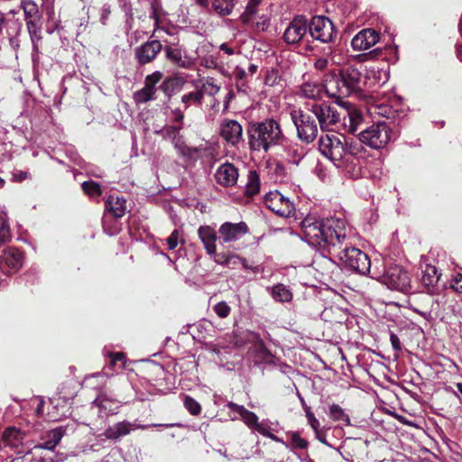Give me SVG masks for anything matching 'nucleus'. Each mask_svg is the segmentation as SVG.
<instances>
[{"label": "nucleus", "instance_id": "nucleus-1", "mask_svg": "<svg viewBox=\"0 0 462 462\" xmlns=\"http://www.w3.org/2000/svg\"><path fill=\"white\" fill-rule=\"evenodd\" d=\"M301 230L306 242L320 253L312 263L317 271L328 273L337 266L332 260L337 257L346 268L357 273L365 275L370 272V258L354 246L343 219L307 216L301 221Z\"/></svg>", "mask_w": 462, "mask_h": 462}, {"label": "nucleus", "instance_id": "nucleus-2", "mask_svg": "<svg viewBox=\"0 0 462 462\" xmlns=\"http://www.w3.org/2000/svg\"><path fill=\"white\" fill-rule=\"evenodd\" d=\"M322 85L329 97L335 98L338 105H344L343 98L363 90L365 77L358 68L347 65L325 73Z\"/></svg>", "mask_w": 462, "mask_h": 462}, {"label": "nucleus", "instance_id": "nucleus-3", "mask_svg": "<svg viewBox=\"0 0 462 462\" xmlns=\"http://www.w3.org/2000/svg\"><path fill=\"white\" fill-rule=\"evenodd\" d=\"M246 133L251 151L267 152L271 148L278 145L284 146L289 142L280 122L273 117L261 122H251Z\"/></svg>", "mask_w": 462, "mask_h": 462}, {"label": "nucleus", "instance_id": "nucleus-4", "mask_svg": "<svg viewBox=\"0 0 462 462\" xmlns=\"http://www.w3.org/2000/svg\"><path fill=\"white\" fill-rule=\"evenodd\" d=\"M392 127L385 121L377 122L362 130L357 136L361 143L373 149L383 148L391 140Z\"/></svg>", "mask_w": 462, "mask_h": 462}, {"label": "nucleus", "instance_id": "nucleus-5", "mask_svg": "<svg viewBox=\"0 0 462 462\" xmlns=\"http://www.w3.org/2000/svg\"><path fill=\"white\" fill-rule=\"evenodd\" d=\"M293 125L297 130L298 138L305 143H312L318 135V123L314 114L302 110H292L290 113Z\"/></svg>", "mask_w": 462, "mask_h": 462}, {"label": "nucleus", "instance_id": "nucleus-6", "mask_svg": "<svg viewBox=\"0 0 462 462\" xmlns=\"http://www.w3.org/2000/svg\"><path fill=\"white\" fill-rule=\"evenodd\" d=\"M319 151L337 167H341L346 156L345 135L326 134L319 139Z\"/></svg>", "mask_w": 462, "mask_h": 462}, {"label": "nucleus", "instance_id": "nucleus-7", "mask_svg": "<svg viewBox=\"0 0 462 462\" xmlns=\"http://www.w3.org/2000/svg\"><path fill=\"white\" fill-rule=\"evenodd\" d=\"M309 35L313 41L331 43L337 36L333 22L325 15H314L309 21Z\"/></svg>", "mask_w": 462, "mask_h": 462}, {"label": "nucleus", "instance_id": "nucleus-8", "mask_svg": "<svg viewBox=\"0 0 462 462\" xmlns=\"http://www.w3.org/2000/svg\"><path fill=\"white\" fill-rule=\"evenodd\" d=\"M381 282L391 290L408 293L411 289V277L408 272L401 265L389 266L381 277Z\"/></svg>", "mask_w": 462, "mask_h": 462}, {"label": "nucleus", "instance_id": "nucleus-9", "mask_svg": "<svg viewBox=\"0 0 462 462\" xmlns=\"http://www.w3.org/2000/svg\"><path fill=\"white\" fill-rule=\"evenodd\" d=\"M309 20L305 15H296L283 32L282 39L288 45H299L305 42L310 43Z\"/></svg>", "mask_w": 462, "mask_h": 462}, {"label": "nucleus", "instance_id": "nucleus-10", "mask_svg": "<svg viewBox=\"0 0 462 462\" xmlns=\"http://www.w3.org/2000/svg\"><path fill=\"white\" fill-rule=\"evenodd\" d=\"M311 112L314 114L316 120L319 121L322 131H333L334 126L340 122L339 112L327 103L314 104Z\"/></svg>", "mask_w": 462, "mask_h": 462}, {"label": "nucleus", "instance_id": "nucleus-11", "mask_svg": "<svg viewBox=\"0 0 462 462\" xmlns=\"http://www.w3.org/2000/svg\"><path fill=\"white\" fill-rule=\"evenodd\" d=\"M264 204L268 209L283 217L292 216L295 211L293 202L278 190L268 192L264 197Z\"/></svg>", "mask_w": 462, "mask_h": 462}, {"label": "nucleus", "instance_id": "nucleus-12", "mask_svg": "<svg viewBox=\"0 0 462 462\" xmlns=\"http://www.w3.org/2000/svg\"><path fill=\"white\" fill-rule=\"evenodd\" d=\"M370 441L361 438L346 439L342 446L344 457L349 462H364L368 455Z\"/></svg>", "mask_w": 462, "mask_h": 462}, {"label": "nucleus", "instance_id": "nucleus-13", "mask_svg": "<svg viewBox=\"0 0 462 462\" xmlns=\"http://www.w3.org/2000/svg\"><path fill=\"white\" fill-rule=\"evenodd\" d=\"M164 42L166 45L162 50H164L167 60L180 69H189L192 68L194 62L187 55H183L178 37H175L172 42L164 41Z\"/></svg>", "mask_w": 462, "mask_h": 462}, {"label": "nucleus", "instance_id": "nucleus-14", "mask_svg": "<svg viewBox=\"0 0 462 462\" xmlns=\"http://www.w3.org/2000/svg\"><path fill=\"white\" fill-rule=\"evenodd\" d=\"M162 48L160 41L149 40L134 49V59L140 66H144L152 62Z\"/></svg>", "mask_w": 462, "mask_h": 462}, {"label": "nucleus", "instance_id": "nucleus-15", "mask_svg": "<svg viewBox=\"0 0 462 462\" xmlns=\"http://www.w3.org/2000/svg\"><path fill=\"white\" fill-rule=\"evenodd\" d=\"M226 407L231 411L237 412L248 428L263 436L274 438V436L271 434L261 422H259L258 417L254 412L245 409L243 405H239L233 402H228Z\"/></svg>", "mask_w": 462, "mask_h": 462}, {"label": "nucleus", "instance_id": "nucleus-16", "mask_svg": "<svg viewBox=\"0 0 462 462\" xmlns=\"http://www.w3.org/2000/svg\"><path fill=\"white\" fill-rule=\"evenodd\" d=\"M23 263V253L16 247H7L0 255V269L7 274L16 273Z\"/></svg>", "mask_w": 462, "mask_h": 462}, {"label": "nucleus", "instance_id": "nucleus-17", "mask_svg": "<svg viewBox=\"0 0 462 462\" xmlns=\"http://www.w3.org/2000/svg\"><path fill=\"white\" fill-rule=\"evenodd\" d=\"M220 135L232 146H236L244 141L243 127L236 120H223L220 125Z\"/></svg>", "mask_w": 462, "mask_h": 462}, {"label": "nucleus", "instance_id": "nucleus-18", "mask_svg": "<svg viewBox=\"0 0 462 462\" xmlns=\"http://www.w3.org/2000/svg\"><path fill=\"white\" fill-rule=\"evenodd\" d=\"M248 231V226L243 221L236 224L231 222H225L220 226L218 229V233L220 235L219 238L222 243L236 241L247 234Z\"/></svg>", "mask_w": 462, "mask_h": 462}, {"label": "nucleus", "instance_id": "nucleus-19", "mask_svg": "<svg viewBox=\"0 0 462 462\" xmlns=\"http://www.w3.org/2000/svg\"><path fill=\"white\" fill-rule=\"evenodd\" d=\"M440 277L441 273H439L436 266L426 264L425 269L422 271L421 283L429 294H439L445 287V285L440 287L439 284Z\"/></svg>", "mask_w": 462, "mask_h": 462}, {"label": "nucleus", "instance_id": "nucleus-20", "mask_svg": "<svg viewBox=\"0 0 462 462\" xmlns=\"http://www.w3.org/2000/svg\"><path fill=\"white\" fill-rule=\"evenodd\" d=\"M238 169L232 163L225 162L216 171L215 179L222 187H233L238 180Z\"/></svg>", "mask_w": 462, "mask_h": 462}, {"label": "nucleus", "instance_id": "nucleus-21", "mask_svg": "<svg viewBox=\"0 0 462 462\" xmlns=\"http://www.w3.org/2000/svg\"><path fill=\"white\" fill-rule=\"evenodd\" d=\"M379 41V33L372 28L360 31L351 41L355 51H365L374 46Z\"/></svg>", "mask_w": 462, "mask_h": 462}, {"label": "nucleus", "instance_id": "nucleus-22", "mask_svg": "<svg viewBox=\"0 0 462 462\" xmlns=\"http://www.w3.org/2000/svg\"><path fill=\"white\" fill-rule=\"evenodd\" d=\"M198 236L208 254L212 255L217 249V236L216 230L210 226H201L198 229Z\"/></svg>", "mask_w": 462, "mask_h": 462}, {"label": "nucleus", "instance_id": "nucleus-23", "mask_svg": "<svg viewBox=\"0 0 462 462\" xmlns=\"http://www.w3.org/2000/svg\"><path fill=\"white\" fill-rule=\"evenodd\" d=\"M92 405L97 406L100 412L105 415H112L117 413L120 404L116 399L110 398L105 393H100L92 402Z\"/></svg>", "mask_w": 462, "mask_h": 462}, {"label": "nucleus", "instance_id": "nucleus-24", "mask_svg": "<svg viewBox=\"0 0 462 462\" xmlns=\"http://www.w3.org/2000/svg\"><path fill=\"white\" fill-rule=\"evenodd\" d=\"M126 200L123 197L109 195L105 202V209L116 218H120L125 214Z\"/></svg>", "mask_w": 462, "mask_h": 462}, {"label": "nucleus", "instance_id": "nucleus-25", "mask_svg": "<svg viewBox=\"0 0 462 462\" xmlns=\"http://www.w3.org/2000/svg\"><path fill=\"white\" fill-rule=\"evenodd\" d=\"M66 433L65 427H58L49 430L46 433L43 442L39 444V448L47 450H54L57 445L60 442L61 439Z\"/></svg>", "mask_w": 462, "mask_h": 462}, {"label": "nucleus", "instance_id": "nucleus-26", "mask_svg": "<svg viewBox=\"0 0 462 462\" xmlns=\"http://www.w3.org/2000/svg\"><path fill=\"white\" fill-rule=\"evenodd\" d=\"M184 84L185 79L183 78L168 77L163 80L160 88L167 97H171L177 92H180Z\"/></svg>", "mask_w": 462, "mask_h": 462}, {"label": "nucleus", "instance_id": "nucleus-27", "mask_svg": "<svg viewBox=\"0 0 462 462\" xmlns=\"http://www.w3.org/2000/svg\"><path fill=\"white\" fill-rule=\"evenodd\" d=\"M5 446L17 447L24 438V433L16 427H7L2 433Z\"/></svg>", "mask_w": 462, "mask_h": 462}, {"label": "nucleus", "instance_id": "nucleus-28", "mask_svg": "<svg viewBox=\"0 0 462 462\" xmlns=\"http://www.w3.org/2000/svg\"><path fill=\"white\" fill-rule=\"evenodd\" d=\"M261 187V180L258 172L254 170H250L247 175V182L245 189V195L247 198H253L259 193Z\"/></svg>", "mask_w": 462, "mask_h": 462}, {"label": "nucleus", "instance_id": "nucleus-29", "mask_svg": "<svg viewBox=\"0 0 462 462\" xmlns=\"http://www.w3.org/2000/svg\"><path fill=\"white\" fill-rule=\"evenodd\" d=\"M205 91L203 88H197L194 91L185 93L181 96V102L184 108L188 109L190 106H200L204 99Z\"/></svg>", "mask_w": 462, "mask_h": 462}, {"label": "nucleus", "instance_id": "nucleus-30", "mask_svg": "<svg viewBox=\"0 0 462 462\" xmlns=\"http://www.w3.org/2000/svg\"><path fill=\"white\" fill-rule=\"evenodd\" d=\"M129 426L130 424L125 421L118 422L107 428L105 430L104 435L108 439H117L118 438L127 435L130 432Z\"/></svg>", "mask_w": 462, "mask_h": 462}, {"label": "nucleus", "instance_id": "nucleus-31", "mask_svg": "<svg viewBox=\"0 0 462 462\" xmlns=\"http://www.w3.org/2000/svg\"><path fill=\"white\" fill-rule=\"evenodd\" d=\"M255 357L262 364L276 365L278 358L267 348L264 342L259 341V347L255 348Z\"/></svg>", "mask_w": 462, "mask_h": 462}, {"label": "nucleus", "instance_id": "nucleus-32", "mask_svg": "<svg viewBox=\"0 0 462 462\" xmlns=\"http://www.w3.org/2000/svg\"><path fill=\"white\" fill-rule=\"evenodd\" d=\"M236 5V0H211L212 9L219 15H229Z\"/></svg>", "mask_w": 462, "mask_h": 462}, {"label": "nucleus", "instance_id": "nucleus-33", "mask_svg": "<svg viewBox=\"0 0 462 462\" xmlns=\"http://www.w3.org/2000/svg\"><path fill=\"white\" fill-rule=\"evenodd\" d=\"M329 417L334 421L342 422L345 426L351 425L348 414L338 404L333 403L329 407Z\"/></svg>", "mask_w": 462, "mask_h": 462}, {"label": "nucleus", "instance_id": "nucleus-34", "mask_svg": "<svg viewBox=\"0 0 462 462\" xmlns=\"http://www.w3.org/2000/svg\"><path fill=\"white\" fill-rule=\"evenodd\" d=\"M21 7L23 10L25 19L35 18L41 21L38 5L33 0H21Z\"/></svg>", "mask_w": 462, "mask_h": 462}, {"label": "nucleus", "instance_id": "nucleus-35", "mask_svg": "<svg viewBox=\"0 0 462 462\" xmlns=\"http://www.w3.org/2000/svg\"><path fill=\"white\" fill-rule=\"evenodd\" d=\"M272 295L276 301L280 302H289L292 299L291 291L282 283H278L273 287Z\"/></svg>", "mask_w": 462, "mask_h": 462}, {"label": "nucleus", "instance_id": "nucleus-36", "mask_svg": "<svg viewBox=\"0 0 462 462\" xmlns=\"http://www.w3.org/2000/svg\"><path fill=\"white\" fill-rule=\"evenodd\" d=\"M284 147H285V152L287 153L289 161L291 163L298 165L305 155L303 148L299 146L298 144L288 145V143L284 145Z\"/></svg>", "mask_w": 462, "mask_h": 462}, {"label": "nucleus", "instance_id": "nucleus-37", "mask_svg": "<svg viewBox=\"0 0 462 462\" xmlns=\"http://www.w3.org/2000/svg\"><path fill=\"white\" fill-rule=\"evenodd\" d=\"M260 3H261L260 0H249L248 1L245 10L240 16V20L244 24L248 25L252 22L253 17L257 13V9H258Z\"/></svg>", "mask_w": 462, "mask_h": 462}, {"label": "nucleus", "instance_id": "nucleus-38", "mask_svg": "<svg viewBox=\"0 0 462 462\" xmlns=\"http://www.w3.org/2000/svg\"><path fill=\"white\" fill-rule=\"evenodd\" d=\"M362 143L359 140L354 141L353 139H347L345 136V149L346 156L356 157L364 150Z\"/></svg>", "mask_w": 462, "mask_h": 462}, {"label": "nucleus", "instance_id": "nucleus-39", "mask_svg": "<svg viewBox=\"0 0 462 462\" xmlns=\"http://www.w3.org/2000/svg\"><path fill=\"white\" fill-rule=\"evenodd\" d=\"M300 92L303 97L307 98L315 99L319 97L321 92V87L314 83H304L300 88Z\"/></svg>", "mask_w": 462, "mask_h": 462}, {"label": "nucleus", "instance_id": "nucleus-40", "mask_svg": "<svg viewBox=\"0 0 462 462\" xmlns=\"http://www.w3.org/2000/svg\"><path fill=\"white\" fill-rule=\"evenodd\" d=\"M83 192L89 197H99L102 194L101 187L93 180H87L81 184Z\"/></svg>", "mask_w": 462, "mask_h": 462}, {"label": "nucleus", "instance_id": "nucleus-41", "mask_svg": "<svg viewBox=\"0 0 462 462\" xmlns=\"http://www.w3.org/2000/svg\"><path fill=\"white\" fill-rule=\"evenodd\" d=\"M378 115L385 117L387 120H392L390 125L400 116V112L397 109L393 108L391 106L382 104L378 106Z\"/></svg>", "mask_w": 462, "mask_h": 462}, {"label": "nucleus", "instance_id": "nucleus-42", "mask_svg": "<svg viewBox=\"0 0 462 462\" xmlns=\"http://www.w3.org/2000/svg\"><path fill=\"white\" fill-rule=\"evenodd\" d=\"M108 357L110 358L109 365L115 367L119 365V369H125L126 364V356L123 352H109Z\"/></svg>", "mask_w": 462, "mask_h": 462}, {"label": "nucleus", "instance_id": "nucleus-43", "mask_svg": "<svg viewBox=\"0 0 462 462\" xmlns=\"http://www.w3.org/2000/svg\"><path fill=\"white\" fill-rule=\"evenodd\" d=\"M155 99V93L148 88H143L142 89L134 93V100L137 103H146L150 100Z\"/></svg>", "mask_w": 462, "mask_h": 462}, {"label": "nucleus", "instance_id": "nucleus-44", "mask_svg": "<svg viewBox=\"0 0 462 462\" xmlns=\"http://www.w3.org/2000/svg\"><path fill=\"white\" fill-rule=\"evenodd\" d=\"M182 129V125H167L162 129L156 131L157 134L162 136V138H170L174 140L177 134Z\"/></svg>", "mask_w": 462, "mask_h": 462}, {"label": "nucleus", "instance_id": "nucleus-45", "mask_svg": "<svg viewBox=\"0 0 462 462\" xmlns=\"http://www.w3.org/2000/svg\"><path fill=\"white\" fill-rule=\"evenodd\" d=\"M184 407L194 416H198L201 412V405L191 396L185 397Z\"/></svg>", "mask_w": 462, "mask_h": 462}, {"label": "nucleus", "instance_id": "nucleus-46", "mask_svg": "<svg viewBox=\"0 0 462 462\" xmlns=\"http://www.w3.org/2000/svg\"><path fill=\"white\" fill-rule=\"evenodd\" d=\"M162 79V73L161 71H154L153 73L147 75L144 80V88L156 93L155 85Z\"/></svg>", "mask_w": 462, "mask_h": 462}, {"label": "nucleus", "instance_id": "nucleus-47", "mask_svg": "<svg viewBox=\"0 0 462 462\" xmlns=\"http://www.w3.org/2000/svg\"><path fill=\"white\" fill-rule=\"evenodd\" d=\"M343 161L341 167H344L348 172L358 173L360 167H357L359 162L357 157L345 156Z\"/></svg>", "mask_w": 462, "mask_h": 462}, {"label": "nucleus", "instance_id": "nucleus-48", "mask_svg": "<svg viewBox=\"0 0 462 462\" xmlns=\"http://www.w3.org/2000/svg\"><path fill=\"white\" fill-rule=\"evenodd\" d=\"M347 115L350 121L349 131L355 134L357 131V125L362 121V115L356 110L347 111Z\"/></svg>", "mask_w": 462, "mask_h": 462}, {"label": "nucleus", "instance_id": "nucleus-49", "mask_svg": "<svg viewBox=\"0 0 462 462\" xmlns=\"http://www.w3.org/2000/svg\"><path fill=\"white\" fill-rule=\"evenodd\" d=\"M303 409L306 413L308 423L310 424L311 429L314 431L319 430V429H321L320 423L319 420L315 417L314 413L310 411V407L304 404Z\"/></svg>", "mask_w": 462, "mask_h": 462}, {"label": "nucleus", "instance_id": "nucleus-50", "mask_svg": "<svg viewBox=\"0 0 462 462\" xmlns=\"http://www.w3.org/2000/svg\"><path fill=\"white\" fill-rule=\"evenodd\" d=\"M213 310L216 312V314L221 319L228 317L231 312V308L226 301H220L217 303L213 307Z\"/></svg>", "mask_w": 462, "mask_h": 462}, {"label": "nucleus", "instance_id": "nucleus-51", "mask_svg": "<svg viewBox=\"0 0 462 462\" xmlns=\"http://www.w3.org/2000/svg\"><path fill=\"white\" fill-rule=\"evenodd\" d=\"M212 255H214V261L217 264L225 265V266L228 265L229 262H231L234 257L233 254H231V253H223V252L217 253V250L215 251V254H213Z\"/></svg>", "mask_w": 462, "mask_h": 462}, {"label": "nucleus", "instance_id": "nucleus-52", "mask_svg": "<svg viewBox=\"0 0 462 462\" xmlns=\"http://www.w3.org/2000/svg\"><path fill=\"white\" fill-rule=\"evenodd\" d=\"M281 80V77L279 75V71L277 69H272L267 71V74L264 79V83L268 86H275L279 84Z\"/></svg>", "mask_w": 462, "mask_h": 462}, {"label": "nucleus", "instance_id": "nucleus-53", "mask_svg": "<svg viewBox=\"0 0 462 462\" xmlns=\"http://www.w3.org/2000/svg\"><path fill=\"white\" fill-rule=\"evenodd\" d=\"M309 443L306 439H302L298 432H294L291 435V446L294 448L305 449Z\"/></svg>", "mask_w": 462, "mask_h": 462}, {"label": "nucleus", "instance_id": "nucleus-54", "mask_svg": "<svg viewBox=\"0 0 462 462\" xmlns=\"http://www.w3.org/2000/svg\"><path fill=\"white\" fill-rule=\"evenodd\" d=\"M179 236H180L179 231L177 229H174L166 240L169 250H174L177 247L178 242H179Z\"/></svg>", "mask_w": 462, "mask_h": 462}, {"label": "nucleus", "instance_id": "nucleus-55", "mask_svg": "<svg viewBox=\"0 0 462 462\" xmlns=\"http://www.w3.org/2000/svg\"><path fill=\"white\" fill-rule=\"evenodd\" d=\"M10 236L8 226L5 221L0 217V245L5 243Z\"/></svg>", "mask_w": 462, "mask_h": 462}, {"label": "nucleus", "instance_id": "nucleus-56", "mask_svg": "<svg viewBox=\"0 0 462 462\" xmlns=\"http://www.w3.org/2000/svg\"><path fill=\"white\" fill-rule=\"evenodd\" d=\"M450 288L459 293H462V273H457L450 282Z\"/></svg>", "mask_w": 462, "mask_h": 462}, {"label": "nucleus", "instance_id": "nucleus-57", "mask_svg": "<svg viewBox=\"0 0 462 462\" xmlns=\"http://www.w3.org/2000/svg\"><path fill=\"white\" fill-rule=\"evenodd\" d=\"M208 86L210 89L207 92L208 96H215L220 90V86L214 83L213 79H208L206 84L201 88L205 91L206 87Z\"/></svg>", "mask_w": 462, "mask_h": 462}, {"label": "nucleus", "instance_id": "nucleus-58", "mask_svg": "<svg viewBox=\"0 0 462 462\" xmlns=\"http://www.w3.org/2000/svg\"><path fill=\"white\" fill-rule=\"evenodd\" d=\"M26 21V27H27V30H28V32H35V31H41V26H40V21H38L37 19L35 18H32V19H25Z\"/></svg>", "mask_w": 462, "mask_h": 462}, {"label": "nucleus", "instance_id": "nucleus-59", "mask_svg": "<svg viewBox=\"0 0 462 462\" xmlns=\"http://www.w3.org/2000/svg\"><path fill=\"white\" fill-rule=\"evenodd\" d=\"M152 12L150 14V18L154 21L156 26H158L160 23V14H159V5L158 4H152L151 6Z\"/></svg>", "mask_w": 462, "mask_h": 462}, {"label": "nucleus", "instance_id": "nucleus-60", "mask_svg": "<svg viewBox=\"0 0 462 462\" xmlns=\"http://www.w3.org/2000/svg\"><path fill=\"white\" fill-rule=\"evenodd\" d=\"M390 341H391L393 348L396 352H400L402 350V344H401V341L396 334L391 333Z\"/></svg>", "mask_w": 462, "mask_h": 462}, {"label": "nucleus", "instance_id": "nucleus-61", "mask_svg": "<svg viewBox=\"0 0 462 462\" xmlns=\"http://www.w3.org/2000/svg\"><path fill=\"white\" fill-rule=\"evenodd\" d=\"M328 60L327 58H319L314 62V68L317 70H324L328 68Z\"/></svg>", "mask_w": 462, "mask_h": 462}, {"label": "nucleus", "instance_id": "nucleus-62", "mask_svg": "<svg viewBox=\"0 0 462 462\" xmlns=\"http://www.w3.org/2000/svg\"><path fill=\"white\" fill-rule=\"evenodd\" d=\"M269 26V22L268 20H263L262 22H257L255 23H253V29L254 31H258V32H264L267 30Z\"/></svg>", "mask_w": 462, "mask_h": 462}, {"label": "nucleus", "instance_id": "nucleus-63", "mask_svg": "<svg viewBox=\"0 0 462 462\" xmlns=\"http://www.w3.org/2000/svg\"><path fill=\"white\" fill-rule=\"evenodd\" d=\"M202 65L208 69H217V62L212 57L207 58L203 60Z\"/></svg>", "mask_w": 462, "mask_h": 462}, {"label": "nucleus", "instance_id": "nucleus-64", "mask_svg": "<svg viewBox=\"0 0 462 462\" xmlns=\"http://www.w3.org/2000/svg\"><path fill=\"white\" fill-rule=\"evenodd\" d=\"M316 438L323 444L328 445L326 430L324 428L319 429V430L315 431Z\"/></svg>", "mask_w": 462, "mask_h": 462}]
</instances>
